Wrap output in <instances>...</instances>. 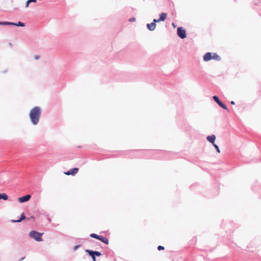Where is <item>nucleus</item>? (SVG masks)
<instances>
[{
  "label": "nucleus",
  "mask_w": 261,
  "mask_h": 261,
  "mask_svg": "<svg viewBox=\"0 0 261 261\" xmlns=\"http://www.w3.org/2000/svg\"><path fill=\"white\" fill-rule=\"evenodd\" d=\"M41 114V109L38 107H35L31 110L29 116L32 123L34 125H36L38 123Z\"/></svg>",
  "instance_id": "f257e3e1"
},
{
  "label": "nucleus",
  "mask_w": 261,
  "mask_h": 261,
  "mask_svg": "<svg viewBox=\"0 0 261 261\" xmlns=\"http://www.w3.org/2000/svg\"><path fill=\"white\" fill-rule=\"evenodd\" d=\"M90 236L91 238H95V239H98V240L101 241V242H103L106 244L108 245L109 244V240L108 239V238H107L106 237H102L101 236H99L95 233H91L90 234Z\"/></svg>",
  "instance_id": "20e7f679"
},
{
  "label": "nucleus",
  "mask_w": 261,
  "mask_h": 261,
  "mask_svg": "<svg viewBox=\"0 0 261 261\" xmlns=\"http://www.w3.org/2000/svg\"><path fill=\"white\" fill-rule=\"evenodd\" d=\"M3 199L4 200H6L8 199V197L7 194L5 193L0 194V199Z\"/></svg>",
  "instance_id": "4468645a"
},
{
  "label": "nucleus",
  "mask_w": 261,
  "mask_h": 261,
  "mask_svg": "<svg viewBox=\"0 0 261 261\" xmlns=\"http://www.w3.org/2000/svg\"><path fill=\"white\" fill-rule=\"evenodd\" d=\"M86 252H87L89 255L91 256L93 261H96L95 255L100 256L101 254V253L98 251H93L88 249L86 250Z\"/></svg>",
  "instance_id": "39448f33"
},
{
  "label": "nucleus",
  "mask_w": 261,
  "mask_h": 261,
  "mask_svg": "<svg viewBox=\"0 0 261 261\" xmlns=\"http://www.w3.org/2000/svg\"><path fill=\"white\" fill-rule=\"evenodd\" d=\"M31 197V195L28 194L25 196L19 197L18 200L20 203H23L29 201Z\"/></svg>",
  "instance_id": "1a4fd4ad"
},
{
  "label": "nucleus",
  "mask_w": 261,
  "mask_h": 261,
  "mask_svg": "<svg viewBox=\"0 0 261 261\" xmlns=\"http://www.w3.org/2000/svg\"><path fill=\"white\" fill-rule=\"evenodd\" d=\"M213 146H214V147L216 148L217 151L218 152V153H220V149L219 148V147L218 146V145H217L216 144H214Z\"/></svg>",
  "instance_id": "a211bd4d"
},
{
  "label": "nucleus",
  "mask_w": 261,
  "mask_h": 261,
  "mask_svg": "<svg viewBox=\"0 0 261 261\" xmlns=\"http://www.w3.org/2000/svg\"><path fill=\"white\" fill-rule=\"evenodd\" d=\"M206 139L210 142L212 143L213 145L215 144V141L216 140V137L215 135H213L211 136H208L207 137Z\"/></svg>",
  "instance_id": "9b49d317"
},
{
  "label": "nucleus",
  "mask_w": 261,
  "mask_h": 261,
  "mask_svg": "<svg viewBox=\"0 0 261 261\" xmlns=\"http://www.w3.org/2000/svg\"><path fill=\"white\" fill-rule=\"evenodd\" d=\"M147 27L149 30L153 31L156 28V24L152 22L151 23H148L147 24Z\"/></svg>",
  "instance_id": "9d476101"
},
{
  "label": "nucleus",
  "mask_w": 261,
  "mask_h": 261,
  "mask_svg": "<svg viewBox=\"0 0 261 261\" xmlns=\"http://www.w3.org/2000/svg\"><path fill=\"white\" fill-rule=\"evenodd\" d=\"M12 24H11V25H16V26H18V27H24V23H23V22H21L20 21L18 22V23H13V22H12Z\"/></svg>",
  "instance_id": "ddd939ff"
},
{
  "label": "nucleus",
  "mask_w": 261,
  "mask_h": 261,
  "mask_svg": "<svg viewBox=\"0 0 261 261\" xmlns=\"http://www.w3.org/2000/svg\"><path fill=\"white\" fill-rule=\"evenodd\" d=\"M25 218V215H24V213H22L21 214V217H20V218L19 219L17 220H12V221L13 222H20L22 220H24Z\"/></svg>",
  "instance_id": "f8f14e48"
},
{
  "label": "nucleus",
  "mask_w": 261,
  "mask_h": 261,
  "mask_svg": "<svg viewBox=\"0 0 261 261\" xmlns=\"http://www.w3.org/2000/svg\"><path fill=\"white\" fill-rule=\"evenodd\" d=\"M37 0H29V2L31 3V2H36Z\"/></svg>",
  "instance_id": "5701e85b"
},
{
  "label": "nucleus",
  "mask_w": 261,
  "mask_h": 261,
  "mask_svg": "<svg viewBox=\"0 0 261 261\" xmlns=\"http://www.w3.org/2000/svg\"><path fill=\"white\" fill-rule=\"evenodd\" d=\"M12 22H8V21H5V22H0V25H11Z\"/></svg>",
  "instance_id": "f3484780"
},
{
  "label": "nucleus",
  "mask_w": 261,
  "mask_h": 261,
  "mask_svg": "<svg viewBox=\"0 0 261 261\" xmlns=\"http://www.w3.org/2000/svg\"><path fill=\"white\" fill-rule=\"evenodd\" d=\"M42 234L43 233H40L35 230L31 231L29 233L30 237L38 242H40L42 241V239L41 238V236H42Z\"/></svg>",
  "instance_id": "7ed1b4c3"
},
{
  "label": "nucleus",
  "mask_w": 261,
  "mask_h": 261,
  "mask_svg": "<svg viewBox=\"0 0 261 261\" xmlns=\"http://www.w3.org/2000/svg\"><path fill=\"white\" fill-rule=\"evenodd\" d=\"M230 103L231 105H234V103H235L233 101H231Z\"/></svg>",
  "instance_id": "393cba45"
},
{
  "label": "nucleus",
  "mask_w": 261,
  "mask_h": 261,
  "mask_svg": "<svg viewBox=\"0 0 261 261\" xmlns=\"http://www.w3.org/2000/svg\"><path fill=\"white\" fill-rule=\"evenodd\" d=\"M79 247H80V245H76V246H74V247L73 249H74V250H76Z\"/></svg>",
  "instance_id": "412c9836"
},
{
  "label": "nucleus",
  "mask_w": 261,
  "mask_h": 261,
  "mask_svg": "<svg viewBox=\"0 0 261 261\" xmlns=\"http://www.w3.org/2000/svg\"><path fill=\"white\" fill-rule=\"evenodd\" d=\"M212 59L219 61L220 60L221 58L217 54L211 53H206L203 57V60L204 61H208Z\"/></svg>",
  "instance_id": "f03ea898"
},
{
  "label": "nucleus",
  "mask_w": 261,
  "mask_h": 261,
  "mask_svg": "<svg viewBox=\"0 0 261 261\" xmlns=\"http://www.w3.org/2000/svg\"><path fill=\"white\" fill-rule=\"evenodd\" d=\"M167 14L165 13H162L160 15V18L158 19H154L153 22L156 23L160 21H164L167 18Z\"/></svg>",
  "instance_id": "0eeeda50"
},
{
  "label": "nucleus",
  "mask_w": 261,
  "mask_h": 261,
  "mask_svg": "<svg viewBox=\"0 0 261 261\" xmlns=\"http://www.w3.org/2000/svg\"><path fill=\"white\" fill-rule=\"evenodd\" d=\"M158 249L159 250H164V247L163 246H159L158 247Z\"/></svg>",
  "instance_id": "6ab92c4d"
},
{
  "label": "nucleus",
  "mask_w": 261,
  "mask_h": 261,
  "mask_svg": "<svg viewBox=\"0 0 261 261\" xmlns=\"http://www.w3.org/2000/svg\"><path fill=\"white\" fill-rule=\"evenodd\" d=\"M219 105L222 108H223L224 109L226 110H227L228 111V109L227 107V106L224 105V103H223L222 102H221L219 104Z\"/></svg>",
  "instance_id": "dca6fc26"
},
{
  "label": "nucleus",
  "mask_w": 261,
  "mask_h": 261,
  "mask_svg": "<svg viewBox=\"0 0 261 261\" xmlns=\"http://www.w3.org/2000/svg\"><path fill=\"white\" fill-rule=\"evenodd\" d=\"M213 99L219 105L221 103V101L219 100V98L217 96H214L213 97Z\"/></svg>",
  "instance_id": "2eb2a0df"
},
{
  "label": "nucleus",
  "mask_w": 261,
  "mask_h": 261,
  "mask_svg": "<svg viewBox=\"0 0 261 261\" xmlns=\"http://www.w3.org/2000/svg\"><path fill=\"white\" fill-rule=\"evenodd\" d=\"M34 58L36 59V60H37L39 58V57L38 56H35L34 57Z\"/></svg>",
  "instance_id": "b1692460"
},
{
  "label": "nucleus",
  "mask_w": 261,
  "mask_h": 261,
  "mask_svg": "<svg viewBox=\"0 0 261 261\" xmlns=\"http://www.w3.org/2000/svg\"><path fill=\"white\" fill-rule=\"evenodd\" d=\"M177 35L181 39L186 37V31L181 27H179L177 29Z\"/></svg>",
  "instance_id": "423d86ee"
},
{
  "label": "nucleus",
  "mask_w": 261,
  "mask_h": 261,
  "mask_svg": "<svg viewBox=\"0 0 261 261\" xmlns=\"http://www.w3.org/2000/svg\"><path fill=\"white\" fill-rule=\"evenodd\" d=\"M136 19L135 18H132L129 19L130 21H135Z\"/></svg>",
  "instance_id": "4be33fe9"
},
{
  "label": "nucleus",
  "mask_w": 261,
  "mask_h": 261,
  "mask_svg": "<svg viewBox=\"0 0 261 261\" xmlns=\"http://www.w3.org/2000/svg\"><path fill=\"white\" fill-rule=\"evenodd\" d=\"M78 171H79L78 168H74L67 172H64V174L65 175H74L75 174H76L77 173Z\"/></svg>",
  "instance_id": "6e6552de"
},
{
  "label": "nucleus",
  "mask_w": 261,
  "mask_h": 261,
  "mask_svg": "<svg viewBox=\"0 0 261 261\" xmlns=\"http://www.w3.org/2000/svg\"><path fill=\"white\" fill-rule=\"evenodd\" d=\"M30 3V2H29V0L27 2L26 4H25V7L27 8L29 7V4Z\"/></svg>",
  "instance_id": "aec40b11"
}]
</instances>
